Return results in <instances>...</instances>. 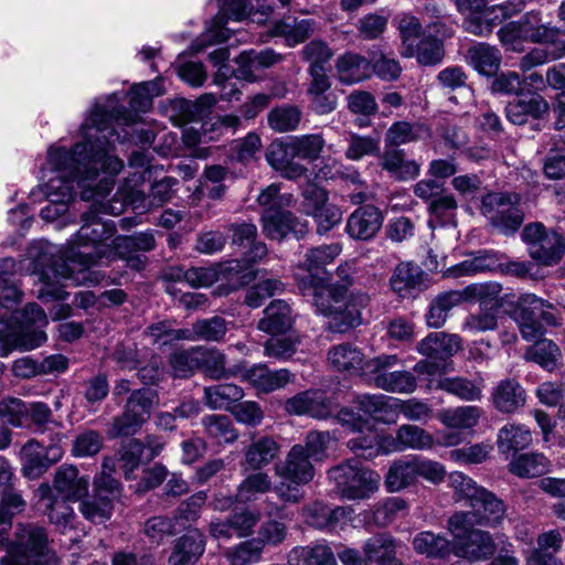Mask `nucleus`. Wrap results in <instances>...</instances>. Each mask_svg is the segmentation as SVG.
I'll use <instances>...</instances> for the list:
<instances>
[{
    "mask_svg": "<svg viewBox=\"0 0 565 565\" xmlns=\"http://www.w3.org/2000/svg\"><path fill=\"white\" fill-rule=\"evenodd\" d=\"M551 460L542 452H524L509 463V471L520 478H535L550 472Z\"/></svg>",
    "mask_w": 565,
    "mask_h": 565,
    "instance_id": "obj_39",
    "label": "nucleus"
},
{
    "mask_svg": "<svg viewBox=\"0 0 565 565\" xmlns=\"http://www.w3.org/2000/svg\"><path fill=\"white\" fill-rule=\"evenodd\" d=\"M348 109L354 114L362 116L358 119L359 127L369 125V118L377 113V103L375 97L366 90H353L347 97Z\"/></svg>",
    "mask_w": 565,
    "mask_h": 565,
    "instance_id": "obj_57",
    "label": "nucleus"
},
{
    "mask_svg": "<svg viewBox=\"0 0 565 565\" xmlns=\"http://www.w3.org/2000/svg\"><path fill=\"white\" fill-rule=\"evenodd\" d=\"M482 412L478 406H458L440 414V420L450 428H471L477 425Z\"/></svg>",
    "mask_w": 565,
    "mask_h": 565,
    "instance_id": "obj_59",
    "label": "nucleus"
},
{
    "mask_svg": "<svg viewBox=\"0 0 565 565\" xmlns=\"http://www.w3.org/2000/svg\"><path fill=\"white\" fill-rule=\"evenodd\" d=\"M177 184L178 180L175 178L166 177L151 185L148 196L141 191L131 190L128 199L136 209L149 210L151 207H159L171 201L174 195L173 188Z\"/></svg>",
    "mask_w": 565,
    "mask_h": 565,
    "instance_id": "obj_29",
    "label": "nucleus"
},
{
    "mask_svg": "<svg viewBox=\"0 0 565 565\" xmlns=\"http://www.w3.org/2000/svg\"><path fill=\"white\" fill-rule=\"evenodd\" d=\"M22 322L28 327L18 337V345L22 350H33L46 341V334L42 330L47 324L44 310L38 303H28L22 310Z\"/></svg>",
    "mask_w": 565,
    "mask_h": 565,
    "instance_id": "obj_20",
    "label": "nucleus"
},
{
    "mask_svg": "<svg viewBox=\"0 0 565 565\" xmlns=\"http://www.w3.org/2000/svg\"><path fill=\"white\" fill-rule=\"evenodd\" d=\"M8 565H58L56 554L50 548L47 531L33 522H19L14 539L6 555Z\"/></svg>",
    "mask_w": 565,
    "mask_h": 565,
    "instance_id": "obj_4",
    "label": "nucleus"
},
{
    "mask_svg": "<svg viewBox=\"0 0 565 565\" xmlns=\"http://www.w3.org/2000/svg\"><path fill=\"white\" fill-rule=\"evenodd\" d=\"M83 141L71 150L52 146L47 151V166L52 175L42 185L49 204L41 210L44 220L54 221L67 211L74 198V183L94 180L100 171L118 174L124 163L109 154L110 146L128 140L113 126V115L102 105H95L89 117L81 126Z\"/></svg>",
    "mask_w": 565,
    "mask_h": 565,
    "instance_id": "obj_1",
    "label": "nucleus"
},
{
    "mask_svg": "<svg viewBox=\"0 0 565 565\" xmlns=\"http://www.w3.org/2000/svg\"><path fill=\"white\" fill-rule=\"evenodd\" d=\"M468 63L481 75H494L501 65L502 56L497 46L477 43L467 51Z\"/></svg>",
    "mask_w": 565,
    "mask_h": 565,
    "instance_id": "obj_38",
    "label": "nucleus"
},
{
    "mask_svg": "<svg viewBox=\"0 0 565 565\" xmlns=\"http://www.w3.org/2000/svg\"><path fill=\"white\" fill-rule=\"evenodd\" d=\"M417 62L425 66L439 64L445 56L444 43L440 39L424 35L418 43H415Z\"/></svg>",
    "mask_w": 565,
    "mask_h": 565,
    "instance_id": "obj_62",
    "label": "nucleus"
},
{
    "mask_svg": "<svg viewBox=\"0 0 565 565\" xmlns=\"http://www.w3.org/2000/svg\"><path fill=\"white\" fill-rule=\"evenodd\" d=\"M63 456V450L56 445L45 448L35 439L26 441L20 450L21 472L31 480L40 478Z\"/></svg>",
    "mask_w": 565,
    "mask_h": 565,
    "instance_id": "obj_13",
    "label": "nucleus"
},
{
    "mask_svg": "<svg viewBox=\"0 0 565 565\" xmlns=\"http://www.w3.org/2000/svg\"><path fill=\"white\" fill-rule=\"evenodd\" d=\"M498 309H481L467 316L462 322V331L476 334L494 331L499 327Z\"/></svg>",
    "mask_w": 565,
    "mask_h": 565,
    "instance_id": "obj_60",
    "label": "nucleus"
},
{
    "mask_svg": "<svg viewBox=\"0 0 565 565\" xmlns=\"http://www.w3.org/2000/svg\"><path fill=\"white\" fill-rule=\"evenodd\" d=\"M328 362L339 372H347L351 375L361 374L365 376L367 361L363 352L350 342H343L330 348Z\"/></svg>",
    "mask_w": 565,
    "mask_h": 565,
    "instance_id": "obj_25",
    "label": "nucleus"
},
{
    "mask_svg": "<svg viewBox=\"0 0 565 565\" xmlns=\"http://www.w3.org/2000/svg\"><path fill=\"white\" fill-rule=\"evenodd\" d=\"M299 344L298 335L271 337L264 343V355L278 361H287L297 352Z\"/></svg>",
    "mask_w": 565,
    "mask_h": 565,
    "instance_id": "obj_63",
    "label": "nucleus"
},
{
    "mask_svg": "<svg viewBox=\"0 0 565 565\" xmlns=\"http://www.w3.org/2000/svg\"><path fill=\"white\" fill-rule=\"evenodd\" d=\"M302 113L298 106L284 105L273 108L267 115L268 126L277 132H288L297 129Z\"/></svg>",
    "mask_w": 565,
    "mask_h": 565,
    "instance_id": "obj_54",
    "label": "nucleus"
},
{
    "mask_svg": "<svg viewBox=\"0 0 565 565\" xmlns=\"http://www.w3.org/2000/svg\"><path fill=\"white\" fill-rule=\"evenodd\" d=\"M288 565H337L332 548L322 542L295 546L287 556Z\"/></svg>",
    "mask_w": 565,
    "mask_h": 565,
    "instance_id": "obj_34",
    "label": "nucleus"
},
{
    "mask_svg": "<svg viewBox=\"0 0 565 565\" xmlns=\"http://www.w3.org/2000/svg\"><path fill=\"white\" fill-rule=\"evenodd\" d=\"M481 214L503 235L515 234L524 222L521 195L515 192H489L481 198Z\"/></svg>",
    "mask_w": 565,
    "mask_h": 565,
    "instance_id": "obj_6",
    "label": "nucleus"
},
{
    "mask_svg": "<svg viewBox=\"0 0 565 565\" xmlns=\"http://www.w3.org/2000/svg\"><path fill=\"white\" fill-rule=\"evenodd\" d=\"M218 7L220 13L214 18L213 26L192 43L193 53H199L209 45L226 42L230 39V31L224 28L226 19L241 20L245 15V0H218Z\"/></svg>",
    "mask_w": 565,
    "mask_h": 565,
    "instance_id": "obj_12",
    "label": "nucleus"
},
{
    "mask_svg": "<svg viewBox=\"0 0 565 565\" xmlns=\"http://www.w3.org/2000/svg\"><path fill=\"white\" fill-rule=\"evenodd\" d=\"M305 523L320 531H333L345 511L341 507L330 508L320 501L311 502L301 509Z\"/></svg>",
    "mask_w": 565,
    "mask_h": 565,
    "instance_id": "obj_30",
    "label": "nucleus"
},
{
    "mask_svg": "<svg viewBox=\"0 0 565 565\" xmlns=\"http://www.w3.org/2000/svg\"><path fill=\"white\" fill-rule=\"evenodd\" d=\"M330 439L329 431L311 430L306 435L303 443L294 445L284 460L275 466V475L279 482L275 484L274 491L280 500L299 503L303 499V492L299 487L313 480L315 463L326 459Z\"/></svg>",
    "mask_w": 565,
    "mask_h": 565,
    "instance_id": "obj_2",
    "label": "nucleus"
},
{
    "mask_svg": "<svg viewBox=\"0 0 565 565\" xmlns=\"http://www.w3.org/2000/svg\"><path fill=\"white\" fill-rule=\"evenodd\" d=\"M338 407L332 396L320 390H308L288 398L285 409L294 415H308L317 419L330 418Z\"/></svg>",
    "mask_w": 565,
    "mask_h": 565,
    "instance_id": "obj_14",
    "label": "nucleus"
},
{
    "mask_svg": "<svg viewBox=\"0 0 565 565\" xmlns=\"http://www.w3.org/2000/svg\"><path fill=\"white\" fill-rule=\"evenodd\" d=\"M159 403L157 391L151 388L134 390L128 396L124 409L134 414L145 424L150 419L153 408Z\"/></svg>",
    "mask_w": 565,
    "mask_h": 565,
    "instance_id": "obj_51",
    "label": "nucleus"
},
{
    "mask_svg": "<svg viewBox=\"0 0 565 565\" xmlns=\"http://www.w3.org/2000/svg\"><path fill=\"white\" fill-rule=\"evenodd\" d=\"M390 285L399 298L414 299L428 288L429 279L418 265L403 262L395 267Z\"/></svg>",
    "mask_w": 565,
    "mask_h": 565,
    "instance_id": "obj_17",
    "label": "nucleus"
},
{
    "mask_svg": "<svg viewBox=\"0 0 565 565\" xmlns=\"http://www.w3.org/2000/svg\"><path fill=\"white\" fill-rule=\"evenodd\" d=\"M497 552L492 535L482 530H471L466 537L454 547L458 557L469 562H480L491 558Z\"/></svg>",
    "mask_w": 565,
    "mask_h": 565,
    "instance_id": "obj_22",
    "label": "nucleus"
},
{
    "mask_svg": "<svg viewBox=\"0 0 565 565\" xmlns=\"http://www.w3.org/2000/svg\"><path fill=\"white\" fill-rule=\"evenodd\" d=\"M335 70L341 83L352 85L372 76V61L358 53L347 52L337 58Z\"/></svg>",
    "mask_w": 565,
    "mask_h": 565,
    "instance_id": "obj_28",
    "label": "nucleus"
},
{
    "mask_svg": "<svg viewBox=\"0 0 565 565\" xmlns=\"http://www.w3.org/2000/svg\"><path fill=\"white\" fill-rule=\"evenodd\" d=\"M558 35L556 28L543 23L540 12L531 11L518 21H511L498 31L501 44L508 51H521L522 42L553 43Z\"/></svg>",
    "mask_w": 565,
    "mask_h": 565,
    "instance_id": "obj_8",
    "label": "nucleus"
},
{
    "mask_svg": "<svg viewBox=\"0 0 565 565\" xmlns=\"http://www.w3.org/2000/svg\"><path fill=\"white\" fill-rule=\"evenodd\" d=\"M281 60V56L271 49L260 51H244L236 58L238 65L236 77L253 82L256 78L255 72L260 67H269Z\"/></svg>",
    "mask_w": 565,
    "mask_h": 565,
    "instance_id": "obj_33",
    "label": "nucleus"
},
{
    "mask_svg": "<svg viewBox=\"0 0 565 565\" xmlns=\"http://www.w3.org/2000/svg\"><path fill=\"white\" fill-rule=\"evenodd\" d=\"M548 102L539 93H522L507 103L504 113L513 125H525L530 120H541L550 114Z\"/></svg>",
    "mask_w": 565,
    "mask_h": 565,
    "instance_id": "obj_16",
    "label": "nucleus"
},
{
    "mask_svg": "<svg viewBox=\"0 0 565 565\" xmlns=\"http://www.w3.org/2000/svg\"><path fill=\"white\" fill-rule=\"evenodd\" d=\"M326 146L324 138L321 134L302 135L294 137L289 141L291 156L308 160L316 161Z\"/></svg>",
    "mask_w": 565,
    "mask_h": 565,
    "instance_id": "obj_56",
    "label": "nucleus"
},
{
    "mask_svg": "<svg viewBox=\"0 0 565 565\" xmlns=\"http://www.w3.org/2000/svg\"><path fill=\"white\" fill-rule=\"evenodd\" d=\"M414 550L431 558H445L452 552L451 542L440 534L430 531L418 533L413 540Z\"/></svg>",
    "mask_w": 565,
    "mask_h": 565,
    "instance_id": "obj_49",
    "label": "nucleus"
},
{
    "mask_svg": "<svg viewBox=\"0 0 565 565\" xmlns=\"http://www.w3.org/2000/svg\"><path fill=\"white\" fill-rule=\"evenodd\" d=\"M252 439L245 449L244 460L249 469L259 471L278 457L280 446L271 436L255 438L253 435Z\"/></svg>",
    "mask_w": 565,
    "mask_h": 565,
    "instance_id": "obj_31",
    "label": "nucleus"
},
{
    "mask_svg": "<svg viewBox=\"0 0 565 565\" xmlns=\"http://www.w3.org/2000/svg\"><path fill=\"white\" fill-rule=\"evenodd\" d=\"M380 166L398 181L413 180L420 171L419 163L415 160H407L401 149H386L381 156Z\"/></svg>",
    "mask_w": 565,
    "mask_h": 565,
    "instance_id": "obj_36",
    "label": "nucleus"
},
{
    "mask_svg": "<svg viewBox=\"0 0 565 565\" xmlns=\"http://www.w3.org/2000/svg\"><path fill=\"white\" fill-rule=\"evenodd\" d=\"M295 322V316L290 305L281 299H276L263 310V318L257 322V329L270 335L288 332Z\"/></svg>",
    "mask_w": 565,
    "mask_h": 565,
    "instance_id": "obj_23",
    "label": "nucleus"
},
{
    "mask_svg": "<svg viewBox=\"0 0 565 565\" xmlns=\"http://www.w3.org/2000/svg\"><path fill=\"white\" fill-rule=\"evenodd\" d=\"M497 444L501 454H515L532 444V433L525 425L507 424L500 428Z\"/></svg>",
    "mask_w": 565,
    "mask_h": 565,
    "instance_id": "obj_42",
    "label": "nucleus"
},
{
    "mask_svg": "<svg viewBox=\"0 0 565 565\" xmlns=\"http://www.w3.org/2000/svg\"><path fill=\"white\" fill-rule=\"evenodd\" d=\"M491 399L494 408L503 414H513L526 403V392L515 379H504L493 388Z\"/></svg>",
    "mask_w": 565,
    "mask_h": 565,
    "instance_id": "obj_26",
    "label": "nucleus"
},
{
    "mask_svg": "<svg viewBox=\"0 0 565 565\" xmlns=\"http://www.w3.org/2000/svg\"><path fill=\"white\" fill-rule=\"evenodd\" d=\"M260 221L264 234L273 241H282L288 234L300 239L308 233L307 222L284 209L265 210Z\"/></svg>",
    "mask_w": 565,
    "mask_h": 565,
    "instance_id": "obj_15",
    "label": "nucleus"
},
{
    "mask_svg": "<svg viewBox=\"0 0 565 565\" xmlns=\"http://www.w3.org/2000/svg\"><path fill=\"white\" fill-rule=\"evenodd\" d=\"M244 397V390L232 383L216 384L204 387L203 401L211 409L231 412L233 405Z\"/></svg>",
    "mask_w": 565,
    "mask_h": 565,
    "instance_id": "obj_40",
    "label": "nucleus"
},
{
    "mask_svg": "<svg viewBox=\"0 0 565 565\" xmlns=\"http://www.w3.org/2000/svg\"><path fill=\"white\" fill-rule=\"evenodd\" d=\"M200 369L207 377L216 381L237 376L242 372L239 365L226 367L225 354L216 349L200 348Z\"/></svg>",
    "mask_w": 565,
    "mask_h": 565,
    "instance_id": "obj_45",
    "label": "nucleus"
},
{
    "mask_svg": "<svg viewBox=\"0 0 565 565\" xmlns=\"http://www.w3.org/2000/svg\"><path fill=\"white\" fill-rule=\"evenodd\" d=\"M313 306L317 311L323 316H341L343 300V290L331 285L316 286L313 289Z\"/></svg>",
    "mask_w": 565,
    "mask_h": 565,
    "instance_id": "obj_52",
    "label": "nucleus"
},
{
    "mask_svg": "<svg viewBox=\"0 0 565 565\" xmlns=\"http://www.w3.org/2000/svg\"><path fill=\"white\" fill-rule=\"evenodd\" d=\"M484 383L482 379L471 381L466 377H445L438 381V388L462 401L475 402L482 398Z\"/></svg>",
    "mask_w": 565,
    "mask_h": 565,
    "instance_id": "obj_46",
    "label": "nucleus"
},
{
    "mask_svg": "<svg viewBox=\"0 0 565 565\" xmlns=\"http://www.w3.org/2000/svg\"><path fill=\"white\" fill-rule=\"evenodd\" d=\"M0 418L17 428H29L26 403L17 397L0 401Z\"/></svg>",
    "mask_w": 565,
    "mask_h": 565,
    "instance_id": "obj_61",
    "label": "nucleus"
},
{
    "mask_svg": "<svg viewBox=\"0 0 565 565\" xmlns=\"http://www.w3.org/2000/svg\"><path fill=\"white\" fill-rule=\"evenodd\" d=\"M111 174L104 177L92 193L94 203L89 210L82 215L83 225L76 233L75 245L78 247L94 248L93 253H87L90 264L102 263L96 258L97 249L102 246H108L107 241L111 239L117 231L113 221H102L100 214L119 215L124 212V202L114 200L111 202L98 201L97 196L107 195L114 188Z\"/></svg>",
    "mask_w": 565,
    "mask_h": 565,
    "instance_id": "obj_3",
    "label": "nucleus"
},
{
    "mask_svg": "<svg viewBox=\"0 0 565 565\" xmlns=\"http://www.w3.org/2000/svg\"><path fill=\"white\" fill-rule=\"evenodd\" d=\"M204 434L217 445L234 444L238 437L232 419L223 414L205 415L201 419Z\"/></svg>",
    "mask_w": 565,
    "mask_h": 565,
    "instance_id": "obj_41",
    "label": "nucleus"
},
{
    "mask_svg": "<svg viewBox=\"0 0 565 565\" xmlns=\"http://www.w3.org/2000/svg\"><path fill=\"white\" fill-rule=\"evenodd\" d=\"M271 479L266 472L257 471L247 476L237 487L236 501L248 503L271 489Z\"/></svg>",
    "mask_w": 565,
    "mask_h": 565,
    "instance_id": "obj_53",
    "label": "nucleus"
},
{
    "mask_svg": "<svg viewBox=\"0 0 565 565\" xmlns=\"http://www.w3.org/2000/svg\"><path fill=\"white\" fill-rule=\"evenodd\" d=\"M384 215L373 204H364L355 209L347 220L345 232L356 241H370L382 228Z\"/></svg>",
    "mask_w": 565,
    "mask_h": 565,
    "instance_id": "obj_18",
    "label": "nucleus"
},
{
    "mask_svg": "<svg viewBox=\"0 0 565 565\" xmlns=\"http://www.w3.org/2000/svg\"><path fill=\"white\" fill-rule=\"evenodd\" d=\"M221 295H227L249 285L256 278V270L247 268L241 259H231L214 265Z\"/></svg>",
    "mask_w": 565,
    "mask_h": 565,
    "instance_id": "obj_21",
    "label": "nucleus"
},
{
    "mask_svg": "<svg viewBox=\"0 0 565 565\" xmlns=\"http://www.w3.org/2000/svg\"><path fill=\"white\" fill-rule=\"evenodd\" d=\"M227 332V322L220 316L196 320L191 330H179L175 338L220 342Z\"/></svg>",
    "mask_w": 565,
    "mask_h": 565,
    "instance_id": "obj_37",
    "label": "nucleus"
},
{
    "mask_svg": "<svg viewBox=\"0 0 565 565\" xmlns=\"http://www.w3.org/2000/svg\"><path fill=\"white\" fill-rule=\"evenodd\" d=\"M397 541L388 533H377L362 545V551L369 558V564L383 565L396 555Z\"/></svg>",
    "mask_w": 565,
    "mask_h": 565,
    "instance_id": "obj_47",
    "label": "nucleus"
},
{
    "mask_svg": "<svg viewBox=\"0 0 565 565\" xmlns=\"http://www.w3.org/2000/svg\"><path fill=\"white\" fill-rule=\"evenodd\" d=\"M88 476H79L73 465H62L55 472L54 488L67 501H78L88 493Z\"/></svg>",
    "mask_w": 565,
    "mask_h": 565,
    "instance_id": "obj_24",
    "label": "nucleus"
},
{
    "mask_svg": "<svg viewBox=\"0 0 565 565\" xmlns=\"http://www.w3.org/2000/svg\"><path fill=\"white\" fill-rule=\"evenodd\" d=\"M205 548L204 535L194 530L174 543L173 551L169 556V565H194Z\"/></svg>",
    "mask_w": 565,
    "mask_h": 565,
    "instance_id": "obj_32",
    "label": "nucleus"
},
{
    "mask_svg": "<svg viewBox=\"0 0 565 565\" xmlns=\"http://www.w3.org/2000/svg\"><path fill=\"white\" fill-rule=\"evenodd\" d=\"M521 236L530 257L537 264L553 266L561 262L565 253V241L554 230H547L541 222H533L524 226Z\"/></svg>",
    "mask_w": 565,
    "mask_h": 565,
    "instance_id": "obj_10",
    "label": "nucleus"
},
{
    "mask_svg": "<svg viewBox=\"0 0 565 565\" xmlns=\"http://www.w3.org/2000/svg\"><path fill=\"white\" fill-rule=\"evenodd\" d=\"M341 498L348 500L367 499L379 489L380 476L355 459H349L328 472Z\"/></svg>",
    "mask_w": 565,
    "mask_h": 565,
    "instance_id": "obj_7",
    "label": "nucleus"
},
{
    "mask_svg": "<svg viewBox=\"0 0 565 565\" xmlns=\"http://www.w3.org/2000/svg\"><path fill=\"white\" fill-rule=\"evenodd\" d=\"M501 291L502 286L494 281L471 284L463 288L466 301H477L481 309L500 310L503 306V302L500 299Z\"/></svg>",
    "mask_w": 565,
    "mask_h": 565,
    "instance_id": "obj_48",
    "label": "nucleus"
},
{
    "mask_svg": "<svg viewBox=\"0 0 565 565\" xmlns=\"http://www.w3.org/2000/svg\"><path fill=\"white\" fill-rule=\"evenodd\" d=\"M499 254L492 250L478 252L473 257L466 259L450 268L454 277L473 276L480 273L494 271L501 268Z\"/></svg>",
    "mask_w": 565,
    "mask_h": 565,
    "instance_id": "obj_43",
    "label": "nucleus"
},
{
    "mask_svg": "<svg viewBox=\"0 0 565 565\" xmlns=\"http://www.w3.org/2000/svg\"><path fill=\"white\" fill-rule=\"evenodd\" d=\"M398 439L403 445L404 451L407 449L429 450L435 445L431 434L419 426L411 424H404L398 427Z\"/></svg>",
    "mask_w": 565,
    "mask_h": 565,
    "instance_id": "obj_58",
    "label": "nucleus"
},
{
    "mask_svg": "<svg viewBox=\"0 0 565 565\" xmlns=\"http://www.w3.org/2000/svg\"><path fill=\"white\" fill-rule=\"evenodd\" d=\"M452 482L457 491L469 501L472 522L491 527L501 524L505 516V505L501 499L462 473L454 475Z\"/></svg>",
    "mask_w": 565,
    "mask_h": 565,
    "instance_id": "obj_5",
    "label": "nucleus"
},
{
    "mask_svg": "<svg viewBox=\"0 0 565 565\" xmlns=\"http://www.w3.org/2000/svg\"><path fill=\"white\" fill-rule=\"evenodd\" d=\"M41 278L44 282V287L39 291L40 299L43 301L67 299L68 292L60 287H54L51 282L52 278L56 280V282H60L61 279H72L71 270L65 262H54L52 266L43 268Z\"/></svg>",
    "mask_w": 565,
    "mask_h": 565,
    "instance_id": "obj_44",
    "label": "nucleus"
},
{
    "mask_svg": "<svg viewBox=\"0 0 565 565\" xmlns=\"http://www.w3.org/2000/svg\"><path fill=\"white\" fill-rule=\"evenodd\" d=\"M398 361L395 354H382L367 360L365 376L371 377L374 385L385 392L411 394L417 387V380L409 371H392Z\"/></svg>",
    "mask_w": 565,
    "mask_h": 565,
    "instance_id": "obj_11",
    "label": "nucleus"
},
{
    "mask_svg": "<svg viewBox=\"0 0 565 565\" xmlns=\"http://www.w3.org/2000/svg\"><path fill=\"white\" fill-rule=\"evenodd\" d=\"M263 546L257 540H247L226 551L225 556L231 565H248L258 562Z\"/></svg>",
    "mask_w": 565,
    "mask_h": 565,
    "instance_id": "obj_64",
    "label": "nucleus"
},
{
    "mask_svg": "<svg viewBox=\"0 0 565 565\" xmlns=\"http://www.w3.org/2000/svg\"><path fill=\"white\" fill-rule=\"evenodd\" d=\"M242 380L250 384L258 393H271L286 387L295 380L288 369H279L271 371L266 364L258 363L243 370L239 373Z\"/></svg>",
    "mask_w": 565,
    "mask_h": 565,
    "instance_id": "obj_19",
    "label": "nucleus"
},
{
    "mask_svg": "<svg viewBox=\"0 0 565 565\" xmlns=\"http://www.w3.org/2000/svg\"><path fill=\"white\" fill-rule=\"evenodd\" d=\"M341 252L342 246L339 243L312 247L307 250L300 266L310 273L312 277H317L320 282L324 280L328 281L329 278L324 277V268L327 265L333 263Z\"/></svg>",
    "mask_w": 565,
    "mask_h": 565,
    "instance_id": "obj_35",
    "label": "nucleus"
},
{
    "mask_svg": "<svg viewBox=\"0 0 565 565\" xmlns=\"http://www.w3.org/2000/svg\"><path fill=\"white\" fill-rule=\"evenodd\" d=\"M545 301L533 294L521 295L513 303L509 315L518 323L521 335L526 341H535L545 333L543 322L553 326L555 316L547 311Z\"/></svg>",
    "mask_w": 565,
    "mask_h": 565,
    "instance_id": "obj_9",
    "label": "nucleus"
},
{
    "mask_svg": "<svg viewBox=\"0 0 565 565\" xmlns=\"http://www.w3.org/2000/svg\"><path fill=\"white\" fill-rule=\"evenodd\" d=\"M169 365L174 377L192 376L200 369V348L172 352L169 356Z\"/></svg>",
    "mask_w": 565,
    "mask_h": 565,
    "instance_id": "obj_55",
    "label": "nucleus"
},
{
    "mask_svg": "<svg viewBox=\"0 0 565 565\" xmlns=\"http://www.w3.org/2000/svg\"><path fill=\"white\" fill-rule=\"evenodd\" d=\"M416 481L413 456L395 460L385 476V486L390 492L401 491Z\"/></svg>",
    "mask_w": 565,
    "mask_h": 565,
    "instance_id": "obj_50",
    "label": "nucleus"
},
{
    "mask_svg": "<svg viewBox=\"0 0 565 565\" xmlns=\"http://www.w3.org/2000/svg\"><path fill=\"white\" fill-rule=\"evenodd\" d=\"M462 348V339L458 334L433 332L417 343V351L430 359L446 360Z\"/></svg>",
    "mask_w": 565,
    "mask_h": 565,
    "instance_id": "obj_27",
    "label": "nucleus"
}]
</instances>
